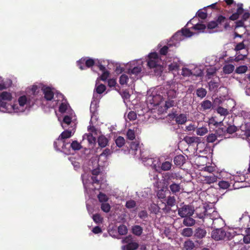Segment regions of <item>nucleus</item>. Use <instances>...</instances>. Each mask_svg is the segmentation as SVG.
Instances as JSON below:
<instances>
[{
  "label": "nucleus",
  "instance_id": "nucleus-1",
  "mask_svg": "<svg viewBox=\"0 0 250 250\" xmlns=\"http://www.w3.org/2000/svg\"><path fill=\"white\" fill-rule=\"evenodd\" d=\"M237 8L236 12L233 13L229 19H227L225 16L219 15L218 16L216 21L218 25L222 26L225 29H227L229 27V20L235 21L237 20L240 15L244 13V9L243 8V4L241 3H239L237 4Z\"/></svg>",
  "mask_w": 250,
  "mask_h": 250
},
{
  "label": "nucleus",
  "instance_id": "nucleus-2",
  "mask_svg": "<svg viewBox=\"0 0 250 250\" xmlns=\"http://www.w3.org/2000/svg\"><path fill=\"white\" fill-rule=\"evenodd\" d=\"M161 60L156 52L150 53L148 56L147 65L151 69H153L156 76L161 75L163 71V67L161 64Z\"/></svg>",
  "mask_w": 250,
  "mask_h": 250
},
{
  "label": "nucleus",
  "instance_id": "nucleus-3",
  "mask_svg": "<svg viewBox=\"0 0 250 250\" xmlns=\"http://www.w3.org/2000/svg\"><path fill=\"white\" fill-rule=\"evenodd\" d=\"M71 136V131L66 130L63 131L57 139V141L54 142V147L57 150H60L61 147L62 150L65 151V148H67V146H68L70 144L69 142H66L65 139L70 138Z\"/></svg>",
  "mask_w": 250,
  "mask_h": 250
},
{
  "label": "nucleus",
  "instance_id": "nucleus-4",
  "mask_svg": "<svg viewBox=\"0 0 250 250\" xmlns=\"http://www.w3.org/2000/svg\"><path fill=\"white\" fill-rule=\"evenodd\" d=\"M221 4L218 3L217 2L211 4L210 5H208L202 10H199L197 13V15L198 17L201 18V19L205 20L207 18L208 16L207 11L209 9H211L213 10H215L217 11H221Z\"/></svg>",
  "mask_w": 250,
  "mask_h": 250
},
{
  "label": "nucleus",
  "instance_id": "nucleus-5",
  "mask_svg": "<svg viewBox=\"0 0 250 250\" xmlns=\"http://www.w3.org/2000/svg\"><path fill=\"white\" fill-rule=\"evenodd\" d=\"M18 102L21 106H24L27 104L29 106H32L34 104H38V100L37 98H34L31 96L26 97L25 95L20 96L18 99Z\"/></svg>",
  "mask_w": 250,
  "mask_h": 250
},
{
  "label": "nucleus",
  "instance_id": "nucleus-6",
  "mask_svg": "<svg viewBox=\"0 0 250 250\" xmlns=\"http://www.w3.org/2000/svg\"><path fill=\"white\" fill-rule=\"evenodd\" d=\"M194 212V208L189 205H184L181 208H178V214L182 218L192 216Z\"/></svg>",
  "mask_w": 250,
  "mask_h": 250
},
{
  "label": "nucleus",
  "instance_id": "nucleus-7",
  "mask_svg": "<svg viewBox=\"0 0 250 250\" xmlns=\"http://www.w3.org/2000/svg\"><path fill=\"white\" fill-rule=\"evenodd\" d=\"M163 178L164 184L166 187H167L172 183L176 182L177 180L180 179L178 173L172 172H168L165 173L163 175Z\"/></svg>",
  "mask_w": 250,
  "mask_h": 250
},
{
  "label": "nucleus",
  "instance_id": "nucleus-8",
  "mask_svg": "<svg viewBox=\"0 0 250 250\" xmlns=\"http://www.w3.org/2000/svg\"><path fill=\"white\" fill-rule=\"evenodd\" d=\"M226 236V232L223 229H217L212 231L211 237L215 240H223Z\"/></svg>",
  "mask_w": 250,
  "mask_h": 250
},
{
  "label": "nucleus",
  "instance_id": "nucleus-9",
  "mask_svg": "<svg viewBox=\"0 0 250 250\" xmlns=\"http://www.w3.org/2000/svg\"><path fill=\"white\" fill-rule=\"evenodd\" d=\"M194 212L197 217L200 219H204L209 216L208 213V210L204 206H199L194 209Z\"/></svg>",
  "mask_w": 250,
  "mask_h": 250
},
{
  "label": "nucleus",
  "instance_id": "nucleus-10",
  "mask_svg": "<svg viewBox=\"0 0 250 250\" xmlns=\"http://www.w3.org/2000/svg\"><path fill=\"white\" fill-rule=\"evenodd\" d=\"M176 203V200L175 196H168L166 199V203H165V207L163 208V210H166L167 212L169 211L171 209V208L174 206Z\"/></svg>",
  "mask_w": 250,
  "mask_h": 250
},
{
  "label": "nucleus",
  "instance_id": "nucleus-11",
  "mask_svg": "<svg viewBox=\"0 0 250 250\" xmlns=\"http://www.w3.org/2000/svg\"><path fill=\"white\" fill-rule=\"evenodd\" d=\"M218 175H220V174L217 172L216 173H209L208 175L204 176V183L210 185L216 182L218 179H220Z\"/></svg>",
  "mask_w": 250,
  "mask_h": 250
},
{
  "label": "nucleus",
  "instance_id": "nucleus-12",
  "mask_svg": "<svg viewBox=\"0 0 250 250\" xmlns=\"http://www.w3.org/2000/svg\"><path fill=\"white\" fill-rule=\"evenodd\" d=\"M206 229L202 227H199L195 229L194 236L196 239H201L205 238L207 235Z\"/></svg>",
  "mask_w": 250,
  "mask_h": 250
},
{
  "label": "nucleus",
  "instance_id": "nucleus-13",
  "mask_svg": "<svg viewBox=\"0 0 250 250\" xmlns=\"http://www.w3.org/2000/svg\"><path fill=\"white\" fill-rule=\"evenodd\" d=\"M42 90L44 94V98L46 101H51L54 97V93L50 87H43Z\"/></svg>",
  "mask_w": 250,
  "mask_h": 250
},
{
  "label": "nucleus",
  "instance_id": "nucleus-14",
  "mask_svg": "<svg viewBox=\"0 0 250 250\" xmlns=\"http://www.w3.org/2000/svg\"><path fill=\"white\" fill-rule=\"evenodd\" d=\"M173 118H175L176 123L179 125L185 124L187 120V117L184 114H180V115L173 114Z\"/></svg>",
  "mask_w": 250,
  "mask_h": 250
},
{
  "label": "nucleus",
  "instance_id": "nucleus-15",
  "mask_svg": "<svg viewBox=\"0 0 250 250\" xmlns=\"http://www.w3.org/2000/svg\"><path fill=\"white\" fill-rule=\"evenodd\" d=\"M168 186L170 191L175 195L179 193L181 189L180 184L177 183L176 182L172 183Z\"/></svg>",
  "mask_w": 250,
  "mask_h": 250
},
{
  "label": "nucleus",
  "instance_id": "nucleus-16",
  "mask_svg": "<svg viewBox=\"0 0 250 250\" xmlns=\"http://www.w3.org/2000/svg\"><path fill=\"white\" fill-rule=\"evenodd\" d=\"M201 138L195 136H186L184 138V141L188 144H191L194 143H200Z\"/></svg>",
  "mask_w": 250,
  "mask_h": 250
},
{
  "label": "nucleus",
  "instance_id": "nucleus-17",
  "mask_svg": "<svg viewBox=\"0 0 250 250\" xmlns=\"http://www.w3.org/2000/svg\"><path fill=\"white\" fill-rule=\"evenodd\" d=\"M185 158L182 155H178L174 158L173 162L175 165L181 166L185 163Z\"/></svg>",
  "mask_w": 250,
  "mask_h": 250
},
{
  "label": "nucleus",
  "instance_id": "nucleus-18",
  "mask_svg": "<svg viewBox=\"0 0 250 250\" xmlns=\"http://www.w3.org/2000/svg\"><path fill=\"white\" fill-rule=\"evenodd\" d=\"M139 247V244L136 242H132L131 243L122 246L123 250H135Z\"/></svg>",
  "mask_w": 250,
  "mask_h": 250
},
{
  "label": "nucleus",
  "instance_id": "nucleus-19",
  "mask_svg": "<svg viewBox=\"0 0 250 250\" xmlns=\"http://www.w3.org/2000/svg\"><path fill=\"white\" fill-rule=\"evenodd\" d=\"M212 105V104L210 101L208 100H204L201 103V110L205 111L211 109Z\"/></svg>",
  "mask_w": 250,
  "mask_h": 250
},
{
  "label": "nucleus",
  "instance_id": "nucleus-20",
  "mask_svg": "<svg viewBox=\"0 0 250 250\" xmlns=\"http://www.w3.org/2000/svg\"><path fill=\"white\" fill-rule=\"evenodd\" d=\"M108 143L106 137L104 135H101L98 138V143L99 146L102 148L105 147Z\"/></svg>",
  "mask_w": 250,
  "mask_h": 250
},
{
  "label": "nucleus",
  "instance_id": "nucleus-21",
  "mask_svg": "<svg viewBox=\"0 0 250 250\" xmlns=\"http://www.w3.org/2000/svg\"><path fill=\"white\" fill-rule=\"evenodd\" d=\"M191 216L184 217L183 224L187 227H191L195 224V220L191 217Z\"/></svg>",
  "mask_w": 250,
  "mask_h": 250
},
{
  "label": "nucleus",
  "instance_id": "nucleus-22",
  "mask_svg": "<svg viewBox=\"0 0 250 250\" xmlns=\"http://www.w3.org/2000/svg\"><path fill=\"white\" fill-rule=\"evenodd\" d=\"M141 71L142 67L140 66H137L133 67L132 69H128L127 73L130 76L134 75L136 76L140 74Z\"/></svg>",
  "mask_w": 250,
  "mask_h": 250
},
{
  "label": "nucleus",
  "instance_id": "nucleus-23",
  "mask_svg": "<svg viewBox=\"0 0 250 250\" xmlns=\"http://www.w3.org/2000/svg\"><path fill=\"white\" fill-rule=\"evenodd\" d=\"M143 229L139 225H135L132 227V232L134 235L140 236L142 235Z\"/></svg>",
  "mask_w": 250,
  "mask_h": 250
},
{
  "label": "nucleus",
  "instance_id": "nucleus-24",
  "mask_svg": "<svg viewBox=\"0 0 250 250\" xmlns=\"http://www.w3.org/2000/svg\"><path fill=\"white\" fill-rule=\"evenodd\" d=\"M12 99V95L7 91H3L0 93V100L3 101H11Z\"/></svg>",
  "mask_w": 250,
  "mask_h": 250
},
{
  "label": "nucleus",
  "instance_id": "nucleus-25",
  "mask_svg": "<svg viewBox=\"0 0 250 250\" xmlns=\"http://www.w3.org/2000/svg\"><path fill=\"white\" fill-rule=\"evenodd\" d=\"M106 90V86L105 85L103 84H100L99 85L96 86L93 94V97H95V93L96 92L97 94H101L104 92Z\"/></svg>",
  "mask_w": 250,
  "mask_h": 250
},
{
  "label": "nucleus",
  "instance_id": "nucleus-26",
  "mask_svg": "<svg viewBox=\"0 0 250 250\" xmlns=\"http://www.w3.org/2000/svg\"><path fill=\"white\" fill-rule=\"evenodd\" d=\"M70 147L74 150H79L82 148V146L78 141H73L70 145L67 146L65 149H69Z\"/></svg>",
  "mask_w": 250,
  "mask_h": 250
},
{
  "label": "nucleus",
  "instance_id": "nucleus-27",
  "mask_svg": "<svg viewBox=\"0 0 250 250\" xmlns=\"http://www.w3.org/2000/svg\"><path fill=\"white\" fill-rule=\"evenodd\" d=\"M193 233V230L190 228H186L184 229L182 232L181 235L185 237H189L192 235Z\"/></svg>",
  "mask_w": 250,
  "mask_h": 250
},
{
  "label": "nucleus",
  "instance_id": "nucleus-28",
  "mask_svg": "<svg viewBox=\"0 0 250 250\" xmlns=\"http://www.w3.org/2000/svg\"><path fill=\"white\" fill-rule=\"evenodd\" d=\"M232 184V180H231V182L229 183L228 181L222 180L221 181H219L218 183V186L220 187V188L224 189H226L228 188L230 186V184Z\"/></svg>",
  "mask_w": 250,
  "mask_h": 250
},
{
  "label": "nucleus",
  "instance_id": "nucleus-29",
  "mask_svg": "<svg viewBox=\"0 0 250 250\" xmlns=\"http://www.w3.org/2000/svg\"><path fill=\"white\" fill-rule=\"evenodd\" d=\"M207 93V90L203 88H198L196 91L197 96L201 98H204L206 96Z\"/></svg>",
  "mask_w": 250,
  "mask_h": 250
},
{
  "label": "nucleus",
  "instance_id": "nucleus-30",
  "mask_svg": "<svg viewBox=\"0 0 250 250\" xmlns=\"http://www.w3.org/2000/svg\"><path fill=\"white\" fill-rule=\"evenodd\" d=\"M234 66L232 64L225 65L223 67V71L225 74H230L233 72Z\"/></svg>",
  "mask_w": 250,
  "mask_h": 250
},
{
  "label": "nucleus",
  "instance_id": "nucleus-31",
  "mask_svg": "<svg viewBox=\"0 0 250 250\" xmlns=\"http://www.w3.org/2000/svg\"><path fill=\"white\" fill-rule=\"evenodd\" d=\"M171 167L172 164L170 162L166 161L162 164L161 168L164 171H167L171 169Z\"/></svg>",
  "mask_w": 250,
  "mask_h": 250
},
{
  "label": "nucleus",
  "instance_id": "nucleus-32",
  "mask_svg": "<svg viewBox=\"0 0 250 250\" xmlns=\"http://www.w3.org/2000/svg\"><path fill=\"white\" fill-rule=\"evenodd\" d=\"M115 143L119 147H121L125 144V140L122 136H118L115 140Z\"/></svg>",
  "mask_w": 250,
  "mask_h": 250
},
{
  "label": "nucleus",
  "instance_id": "nucleus-33",
  "mask_svg": "<svg viewBox=\"0 0 250 250\" xmlns=\"http://www.w3.org/2000/svg\"><path fill=\"white\" fill-rule=\"evenodd\" d=\"M194 247V244L191 240L187 241L184 243V248L186 250H191Z\"/></svg>",
  "mask_w": 250,
  "mask_h": 250
},
{
  "label": "nucleus",
  "instance_id": "nucleus-34",
  "mask_svg": "<svg viewBox=\"0 0 250 250\" xmlns=\"http://www.w3.org/2000/svg\"><path fill=\"white\" fill-rule=\"evenodd\" d=\"M118 231L121 235H125L127 233V227L124 225H120L118 228Z\"/></svg>",
  "mask_w": 250,
  "mask_h": 250
},
{
  "label": "nucleus",
  "instance_id": "nucleus-35",
  "mask_svg": "<svg viewBox=\"0 0 250 250\" xmlns=\"http://www.w3.org/2000/svg\"><path fill=\"white\" fill-rule=\"evenodd\" d=\"M108 85L110 87H115L117 89H120V86L117 84V82L115 79H110L108 80ZM116 90V88H115Z\"/></svg>",
  "mask_w": 250,
  "mask_h": 250
},
{
  "label": "nucleus",
  "instance_id": "nucleus-36",
  "mask_svg": "<svg viewBox=\"0 0 250 250\" xmlns=\"http://www.w3.org/2000/svg\"><path fill=\"white\" fill-rule=\"evenodd\" d=\"M208 130L207 128L205 127H202L197 128L196 133L198 135L203 136L207 133Z\"/></svg>",
  "mask_w": 250,
  "mask_h": 250
},
{
  "label": "nucleus",
  "instance_id": "nucleus-37",
  "mask_svg": "<svg viewBox=\"0 0 250 250\" xmlns=\"http://www.w3.org/2000/svg\"><path fill=\"white\" fill-rule=\"evenodd\" d=\"M128 77L126 75L122 74L120 77V84H121L122 85L126 84L128 82Z\"/></svg>",
  "mask_w": 250,
  "mask_h": 250
},
{
  "label": "nucleus",
  "instance_id": "nucleus-38",
  "mask_svg": "<svg viewBox=\"0 0 250 250\" xmlns=\"http://www.w3.org/2000/svg\"><path fill=\"white\" fill-rule=\"evenodd\" d=\"M120 89H117L116 88V90H117L119 93L121 95V96L122 97V98L124 99H128L130 98V95L129 94L128 91L126 90H124L122 92L120 91Z\"/></svg>",
  "mask_w": 250,
  "mask_h": 250
},
{
  "label": "nucleus",
  "instance_id": "nucleus-39",
  "mask_svg": "<svg viewBox=\"0 0 250 250\" xmlns=\"http://www.w3.org/2000/svg\"><path fill=\"white\" fill-rule=\"evenodd\" d=\"M217 135L214 133L209 134L207 136V141L208 143H214L217 139Z\"/></svg>",
  "mask_w": 250,
  "mask_h": 250
},
{
  "label": "nucleus",
  "instance_id": "nucleus-40",
  "mask_svg": "<svg viewBox=\"0 0 250 250\" xmlns=\"http://www.w3.org/2000/svg\"><path fill=\"white\" fill-rule=\"evenodd\" d=\"M171 44L170 43H168L167 45L164 46L162 48H161L159 50V53L161 55H166L168 52V50L169 47L171 46Z\"/></svg>",
  "mask_w": 250,
  "mask_h": 250
},
{
  "label": "nucleus",
  "instance_id": "nucleus-41",
  "mask_svg": "<svg viewBox=\"0 0 250 250\" xmlns=\"http://www.w3.org/2000/svg\"><path fill=\"white\" fill-rule=\"evenodd\" d=\"M227 126H221L219 127L216 131V133L218 134L219 136L220 135H225L227 133Z\"/></svg>",
  "mask_w": 250,
  "mask_h": 250
},
{
  "label": "nucleus",
  "instance_id": "nucleus-42",
  "mask_svg": "<svg viewBox=\"0 0 250 250\" xmlns=\"http://www.w3.org/2000/svg\"><path fill=\"white\" fill-rule=\"evenodd\" d=\"M136 206V202L133 200L127 201L125 203V207L128 209L134 208Z\"/></svg>",
  "mask_w": 250,
  "mask_h": 250
},
{
  "label": "nucleus",
  "instance_id": "nucleus-43",
  "mask_svg": "<svg viewBox=\"0 0 250 250\" xmlns=\"http://www.w3.org/2000/svg\"><path fill=\"white\" fill-rule=\"evenodd\" d=\"M247 70L248 67L246 65H241L236 68L235 72L237 74H243L245 73Z\"/></svg>",
  "mask_w": 250,
  "mask_h": 250
},
{
  "label": "nucleus",
  "instance_id": "nucleus-44",
  "mask_svg": "<svg viewBox=\"0 0 250 250\" xmlns=\"http://www.w3.org/2000/svg\"><path fill=\"white\" fill-rule=\"evenodd\" d=\"M157 196L159 199H165L166 197V190L164 189L158 190L157 192Z\"/></svg>",
  "mask_w": 250,
  "mask_h": 250
},
{
  "label": "nucleus",
  "instance_id": "nucleus-45",
  "mask_svg": "<svg viewBox=\"0 0 250 250\" xmlns=\"http://www.w3.org/2000/svg\"><path fill=\"white\" fill-rule=\"evenodd\" d=\"M101 208L103 211L107 213L110 210L111 207L108 203H103L101 204Z\"/></svg>",
  "mask_w": 250,
  "mask_h": 250
},
{
  "label": "nucleus",
  "instance_id": "nucleus-46",
  "mask_svg": "<svg viewBox=\"0 0 250 250\" xmlns=\"http://www.w3.org/2000/svg\"><path fill=\"white\" fill-rule=\"evenodd\" d=\"M127 138L130 140H133L135 138V132L133 130L129 129L126 133Z\"/></svg>",
  "mask_w": 250,
  "mask_h": 250
},
{
  "label": "nucleus",
  "instance_id": "nucleus-47",
  "mask_svg": "<svg viewBox=\"0 0 250 250\" xmlns=\"http://www.w3.org/2000/svg\"><path fill=\"white\" fill-rule=\"evenodd\" d=\"M217 112L221 115L226 116L229 114V111L227 109L219 106L217 109Z\"/></svg>",
  "mask_w": 250,
  "mask_h": 250
},
{
  "label": "nucleus",
  "instance_id": "nucleus-48",
  "mask_svg": "<svg viewBox=\"0 0 250 250\" xmlns=\"http://www.w3.org/2000/svg\"><path fill=\"white\" fill-rule=\"evenodd\" d=\"M181 32L182 33V37L185 36L190 37L193 35V33L188 28L182 29Z\"/></svg>",
  "mask_w": 250,
  "mask_h": 250
},
{
  "label": "nucleus",
  "instance_id": "nucleus-49",
  "mask_svg": "<svg viewBox=\"0 0 250 250\" xmlns=\"http://www.w3.org/2000/svg\"><path fill=\"white\" fill-rule=\"evenodd\" d=\"M167 94L168 99H172L176 97V91L174 89L168 90Z\"/></svg>",
  "mask_w": 250,
  "mask_h": 250
},
{
  "label": "nucleus",
  "instance_id": "nucleus-50",
  "mask_svg": "<svg viewBox=\"0 0 250 250\" xmlns=\"http://www.w3.org/2000/svg\"><path fill=\"white\" fill-rule=\"evenodd\" d=\"M237 130V127L234 125H229L227 127L226 131L227 133L232 134Z\"/></svg>",
  "mask_w": 250,
  "mask_h": 250
},
{
  "label": "nucleus",
  "instance_id": "nucleus-51",
  "mask_svg": "<svg viewBox=\"0 0 250 250\" xmlns=\"http://www.w3.org/2000/svg\"><path fill=\"white\" fill-rule=\"evenodd\" d=\"M98 198L100 202H105L108 200L107 196L102 192H100L98 195Z\"/></svg>",
  "mask_w": 250,
  "mask_h": 250
},
{
  "label": "nucleus",
  "instance_id": "nucleus-52",
  "mask_svg": "<svg viewBox=\"0 0 250 250\" xmlns=\"http://www.w3.org/2000/svg\"><path fill=\"white\" fill-rule=\"evenodd\" d=\"M182 35L180 31L177 32L172 37V41H179L182 40Z\"/></svg>",
  "mask_w": 250,
  "mask_h": 250
},
{
  "label": "nucleus",
  "instance_id": "nucleus-53",
  "mask_svg": "<svg viewBox=\"0 0 250 250\" xmlns=\"http://www.w3.org/2000/svg\"><path fill=\"white\" fill-rule=\"evenodd\" d=\"M92 218L93 221L97 224L102 223L103 221V218L99 214H94Z\"/></svg>",
  "mask_w": 250,
  "mask_h": 250
},
{
  "label": "nucleus",
  "instance_id": "nucleus-54",
  "mask_svg": "<svg viewBox=\"0 0 250 250\" xmlns=\"http://www.w3.org/2000/svg\"><path fill=\"white\" fill-rule=\"evenodd\" d=\"M206 28V26L202 23H197L194 25L193 28L195 30L203 31Z\"/></svg>",
  "mask_w": 250,
  "mask_h": 250
},
{
  "label": "nucleus",
  "instance_id": "nucleus-55",
  "mask_svg": "<svg viewBox=\"0 0 250 250\" xmlns=\"http://www.w3.org/2000/svg\"><path fill=\"white\" fill-rule=\"evenodd\" d=\"M174 104H175V102L173 100H172L171 99H168V100L166 101L165 107L166 109H167L168 108H169L173 106Z\"/></svg>",
  "mask_w": 250,
  "mask_h": 250
},
{
  "label": "nucleus",
  "instance_id": "nucleus-56",
  "mask_svg": "<svg viewBox=\"0 0 250 250\" xmlns=\"http://www.w3.org/2000/svg\"><path fill=\"white\" fill-rule=\"evenodd\" d=\"M133 241V240L132 236L130 235L124 237L122 240V243H124V244L125 243L126 244H129Z\"/></svg>",
  "mask_w": 250,
  "mask_h": 250
},
{
  "label": "nucleus",
  "instance_id": "nucleus-57",
  "mask_svg": "<svg viewBox=\"0 0 250 250\" xmlns=\"http://www.w3.org/2000/svg\"><path fill=\"white\" fill-rule=\"evenodd\" d=\"M140 147V144L137 141L132 142L130 144V148L135 151H137Z\"/></svg>",
  "mask_w": 250,
  "mask_h": 250
},
{
  "label": "nucleus",
  "instance_id": "nucleus-58",
  "mask_svg": "<svg viewBox=\"0 0 250 250\" xmlns=\"http://www.w3.org/2000/svg\"><path fill=\"white\" fill-rule=\"evenodd\" d=\"M84 63L85 64V66L87 67H90L93 66L95 64V61L93 59L89 58L87 59L86 60H85Z\"/></svg>",
  "mask_w": 250,
  "mask_h": 250
},
{
  "label": "nucleus",
  "instance_id": "nucleus-59",
  "mask_svg": "<svg viewBox=\"0 0 250 250\" xmlns=\"http://www.w3.org/2000/svg\"><path fill=\"white\" fill-rule=\"evenodd\" d=\"M209 88L210 90H213L216 89L218 86L217 83L215 82L214 81H211L208 83Z\"/></svg>",
  "mask_w": 250,
  "mask_h": 250
},
{
  "label": "nucleus",
  "instance_id": "nucleus-60",
  "mask_svg": "<svg viewBox=\"0 0 250 250\" xmlns=\"http://www.w3.org/2000/svg\"><path fill=\"white\" fill-rule=\"evenodd\" d=\"M67 109V105L64 103H62L59 106V111L62 113H65Z\"/></svg>",
  "mask_w": 250,
  "mask_h": 250
},
{
  "label": "nucleus",
  "instance_id": "nucleus-61",
  "mask_svg": "<svg viewBox=\"0 0 250 250\" xmlns=\"http://www.w3.org/2000/svg\"><path fill=\"white\" fill-rule=\"evenodd\" d=\"M205 171L209 172V173H216V169L214 167L208 166L204 168Z\"/></svg>",
  "mask_w": 250,
  "mask_h": 250
},
{
  "label": "nucleus",
  "instance_id": "nucleus-62",
  "mask_svg": "<svg viewBox=\"0 0 250 250\" xmlns=\"http://www.w3.org/2000/svg\"><path fill=\"white\" fill-rule=\"evenodd\" d=\"M138 216L141 219L145 220L148 217V214L146 210H142L139 212Z\"/></svg>",
  "mask_w": 250,
  "mask_h": 250
},
{
  "label": "nucleus",
  "instance_id": "nucleus-63",
  "mask_svg": "<svg viewBox=\"0 0 250 250\" xmlns=\"http://www.w3.org/2000/svg\"><path fill=\"white\" fill-rule=\"evenodd\" d=\"M127 117L130 121H134L136 120L137 118L136 112L133 111H130L128 114Z\"/></svg>",
  "mask_w": 250,
  "mask_h": 250
},
{
  "label": "nucleus",
  "instance_id": "nucleus-64",
  "mask_svg": "<svg viewBox=\"0 0 250 250\" xmlns=\"http://www.w3.org/2000/svg\"><path fill=\"white\" fill-rule=\"evenodd\" d=\"M207 26L208 29H212L215 28L216 27H218V25L216 21H211L208 22Z\"/></svg>",
  "mask_w": 250,
  "mask_h": 250
}]
</instances>
